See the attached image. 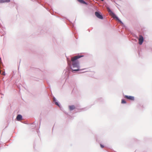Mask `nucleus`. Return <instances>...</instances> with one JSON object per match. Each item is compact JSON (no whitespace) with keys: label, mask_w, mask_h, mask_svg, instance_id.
<instances>
[{"label":"nucleus","mask_w":152,"mask_h":152,"mask_svg":"<svg viewBox=\"0 0 152 152\" xmlns=\"http://www.w3.org/2000/svg\"><path fill=\"white\" fill-rule=\"evenodd\" d=\"M83 56H75L71 58V61L72 62V65L73 68L76 67L77 69H72V71H77L80 70L79 69V62L77 60L81 57Z\"/></svg>","instance_id":"obj_1"},{"label":"nucleus","mask_w":152,"mask_h":152,"mask_svg":"<svg viewBox=\"0 0 152 152\" xmlns=\"http://www.w3.org/2000/svg\"><path fill=\"white\" fill-rule=\"evenodd\" d=\"M107 10L108 12L110 13V15L113 18L115 19L116 20H118L121 23H122V22L118 19V18L115 15L111 10L109 8H107Z\"/></svg>","instance_id":"obj_2"},{"label":"nucleus","mask_w":152,"mask_h":152,"mask_svg":"<svg viewBox=\"0 0 152 152\" xmlns=\"http://www.w3.org/2000/svg\"><path fill=\"white\" fill-rule=\"evenodd\" d=\"M95 15L98 18L100 19H102L103 17L100 14L99 12H95Z\"/></svg>","instance_id":"obj_3"},{"label":"nucleus","mask_w":152,"mask_h":152,"mask_svg":"<svg viewBox=\"0 0 152 152\" xmlns=\"http://www.w3.org/2000/svg\"><path fill=\"white\" fill-rule=\"evenodd\" d=\"M139 37V43L140 45H141L144 39L142 36L140 35Z\"/></svg>","instance_id":"obj_4"},{"label":"nucleus","mask_w":152,"mask_h":152,"mask_svg":"<svg viewBox=\"0 0 152 152\" xmlns=\"http://www.w3.org/2000/svg\"><path fill=\"white\" fill-rule=\"evenodd\" d=\"M124 98L132 101H133L134 99V96H131L125 95L124 96Z\"/></svg>","instance_id":"obj_5"},{"label":"nucleus","mask_w":152,"mask_h":152,"mask_svg":"<svg viewBox=\"0 0 152 152\" xmlns=\"http://www.w3.org/2000/svg\"><path fill=\"white\" fill-rule=\"evenodd\" d=\"M16 119L18 121H20L22 119V116L20 115H18L17 116Z\"/></svg>","instance_id":"obj_6"},{"label":"nucleus","mask_w":152,"mask_h":152,"mask_svg":"<svg viewBox=\"0 0 152 152\" xmlns=\"http://www.w3.org/2000/svg\"><path fill=\"white\" fill-rule=\"evenodd\" d=\"M69 108L70 110H72L75 109V107L74 105H70L69 107Z\"/></svg>","instance_id":"obj_7"},{"label":"nucleus","mask_w":152,"mask_h":152,"mask_svg":"<svg viewBox=\"0 0 152 152\" xmlns=\"http://www.w3.org/2000/svg\"><path fill=\"white\" fill-rule=\"evenodd\" d=\"M79 2L82 3L84 4L87 5V4L86 2L83 1V0H77Z\"/></svg>","instance_id":"obj_8"},{"label":"nucleus","mask_w":152,"mask_h":152,"mask_svg":"<svg viewBox=\"0 0 152 152\" xmlns=\"http://www.w3.org/2000/svg\"><path fill=\"white\" fill-rule=\"evenodd\" d=\"M10 1V0H0V3L8 2Z\"/></svg>","instance_id":"obj_9"},{"label":"nucleus","mask_w":152,"mask_h":152,"mask_svg":"<svg viewBox=\"0 0 152 152\" xmlns=\"http://www.w3.org/2000/svg\"><path fill=\"white\" fill-rule=\"evenodd\" d=\"M121 102L122 104H125L126 103V101L124 99H122Z\"/></svg>","instance_id":"obj_10"},{"label":"nucleus","mask_w":152,"mask_h":152,"mask_svg":"<svg viewBox=\"0 0 152 152\" xmlns=\"http://www.w3.org/2000/svg\"><path fill=\"white\" fill-rule=\"evenodd\" d=\"M100 145V146L102 148H104V146L103 145L101 144Z\"/></svg>","instance_id":"obj_11"},{"label":"nucleus","mask_w":152,"mask_h":152,"mask_svg":"<svg viewBox=\"0 0 152 152\" xmlns=\"http://www.w3.org/2000/svg\"><path fill=\"white\" fill-rule=\"evenodd\" d=\"M55 104H56V105H57L58 106H59V104H58V103L57 102H55Z\"/></svg>","instance_id":"obj_12"},{"label":"nucleus","mask_w":152,"mask_h":152,"mask_svg":"<svg viewBox=\"0 0 152 152\" xmlns=\"http://www.w3.org/2000/svg\"><path fill=\"white\" fill-rule=\"evenodd\" d=\"M53 101L54 102H55L56 101V99H55L54 98H53Z\"/></svg>","instance_id":"obj_13"},{"label":"nucleus","mask_w":152,"mask_h":152,"mask_svg":"<svg viewBox=\"0 0 152 152\" xmlns=\"http://www.w3.org/2000/svg\"><path fill=\"white\" fill-rule=\"evenodd\" d=\"M1 59V58H0V60Z\"/></svg>","instance_id":"obj_14"}]
</instances>
